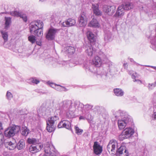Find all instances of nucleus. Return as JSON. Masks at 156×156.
<instances>
[{"mask_svg": "<svg viewBox=\"0 0 156 156\" xmlns=\"http://www.w3.org/2000/svg\"><path fill=\"white\" fill-rule=\"evenodd\" d=\"M43 23L40 20L32 22L30 26V32L35 36L41 37L43 35Z\"/></svg>", "mask_w": 156, "mask_h": 156, "instance_id": "obj_1", "label": "nucleus"}, {"mask_svg": "<svg viewBox=\"0 0 156 156\" xmlns=\"http://www.w3.org/2000/svg\"><path fill=\"white\" fill-rule=\"evenodd\" d=\"M72 104V102L70 100H66L60 101V100H58L55 113L57 115H59L61 112H66L71 109Z\"/></svg>", "mask_w": 156, "mask_h": 156, "instance_id": "obj_2", "label": "nucleus"}, {"mask_svg": "<svg viewBox=\"0 0 156 156\" xmlns=\"http://www.w3.org/2000/svg\"><path fill=\"white\" fill-rule=\"evenodd\" d=\"M133 7V4L129 2H127L124 4H122L118 7L114 16L116 17H121L124 15L125 10H129Z\"/></svg>", "mask_w": 156, "mask_h": 156, "instance_id": "obj_3", "label": "nucleus"}, {"mask_svg": "<svg viewBox=\"0 0 156 156\" xmlns=\"http://www.w3.org/2000/svg\"><path fill=\"white\" fill-rule=\"evenodd\" d=\"M104 63L108 66V67L109 68L108 69L105 67L103 68L101 67L98 68L97 71V74L100 75L102 79L106 80L108 79L109 77L108 72L109 71L108 69H109L110 67L112 66V63L108 59H107Z\"/></svg>", "mask_w": 156, "mask_h": 156, "instance_id": "obj_4", "label": "nucleus"}, {"mask_svg": "<svg viewBox=\"0 0 156 156\" xmlns=\"http://www.w3.org/2000/svg\"><path fill=\"white\" fill-rule=\"evenodd\" d=\"M20 129V126L12 125L6 129L4 131L5 136L8 138L13 137L17 134Z\"/></svg>", "mask_w": 156, "mask_h": 156, "instance_id": "obj_5", "label": "nucleus"}, {"mask_svg": "<svg viewBox=\"0 0 156 156\" xmlns=\"http://www.w3.org/2000/svg\"><path fill=\"white\" fill-rule=\"evenodd\" d=\"M133 121L130 116L127 115H125L121 119L118 120V125L119 129H123L127 125L131 124Z\"/></svg>", "mask_w": 156, "mask_h": 156, "instance_id": "obj_6", "label": "nucleus"}, {"mask_svg": "<svg viewBox=\"0 0 156 156\" xmlns=\"http://www.w3.org/2000/svg\"><path fill=\"white\" fill-rule=\"evenodd\" d=\"M45 152L48 156H55L56 151L53 145L49 142H47L44 144Z\"/></svg>", "mask_w": 156, "mask_h": 156, "instance_id": "obj_7", "label": "nucleus"}, {"mask_svg": "<svg viewBox=\"0 0 156 156\" xmlns=\"http://www.w3.org/2000/svg\"><path fill=\"white\" fill-rule=\"evenodd\" d=\"M88 20L87 15L85 12H83L78 18V26L80 27H84L87 24Z\"/></svg>", "mask_w": 156, "mask_h": 156, "instance_id": "obj_8", "label": "nucleus"}, {"mask_svg": "<svg viewBox=\"0 0 156 156\" xmlns=\"http://www.w3.org/2000/svg\"><path fill=\"white\" fill-rule=\"evenodd\" d=\"M117 142L114 139L110 140L107 146V149L109 152L112 154H114L116 151L115 148L118 147Z\"/></svg>", "mask_w": 156, "mask_h": 156, "instance_id": "obj_9", "label": "nucleus"}, {"mask_svg": "<svg viewBox=\"0 0 156 156\" xmlns=\"http://www.w3.org/2000/svg\"><path fill=\"white\" fill-rule=\"evenodd\" d=\"M134 133V130L132 128L129 127L126 128L122 132L120 138L124 139L127 138L132 135Z\"/></svg>", "mask_w": 156, "mask_h": 156, "instance_id": "obj_10", "label": "nucleus"}, {"mask_svg": "<svg viewBox=\"0 0 156 156\" xmlns=\"http://www.w3.org/2000/svg\"><path fill=\"white\" fill-rule=\"evenodd\" d=\"M58 31L57 29H49L46 34V38L48 40H52L55 39L56 33Z\"/></svg>", "mask_w": 156, "mask_h": 156, "instance_id": "obj_11", "label": "nucleus"}, {"mask_svg": "<svg viewBox=\"0 0 156 156\" xmlns=\"http://www.w3.org/2000/svg\"><path fill=\"white\" fill-rule=\"evenodd\" d=\"M85 52L89 57H91L94 55L96 51V49L91 45L88 43L85 46Z\"/></svg>", "mask_w": 156, "mask_h": 156, "instance_id": "obj_12", "label": "nucleus"}, {"mask_svg": "<svg viewBox=\"0 0 156 156\" xmlns=\"http://www.w3.org/2000/svg\"><path fill=\"white\" fill-rule=\"evenodd\" d=\"M8 14L12 16L16 17H20L22 18L24 22H26L27 20V17L25 14L23 13L19 12L17 11H12L9 12Z\"/></svg>", "mask_w": 156, "mask_h": 156, "instance_id": "obj_13", "label": "nucleus"}, {"mask_svg": "<svg viewBox=\"0 0 156 156\" xmlns=\"http://www.w3.org/2000/svg\"><path fill=\"white\" fill-rule=\"evenodd\" d=\"M148 38L151 40L152 48L156 51V31L155 30L151 31Z\"/></svg>", "mask_w": 156, "mask_h": 156, "instance_id": "obj_14", "label": "nucleus"}, {"mask_svg": "<svg viewBox=\"0 0 156 156\" xmlns=\"http://www.w3.org/2000/svg\"><path fill=\"white\" fill-rule=\"evenodd\" d=\"M83 67L86 70L89 71L92 73H95L96 72V70L97 68L95 66L94 64H92L91 63L87 62H84L83 63Z\"/></svg>", "mask_w": 156, "mask_h": 156, "instance_id": "obj_15", "label": "nucleus"}, {"mask_svg": "<svg viewBox=\"0 0 156 156\" xmlns=\"http://www.w3.org/2000/svg\"><path fill=\"white\" fill-rule=\"evenodd\" d=\"M59 23L61 24V26L63 27H69L74 25L76 23V21L74 19L71 18L68 19L66 20L65 22Z\"/></svg>", "mask_w": 156, "mask_h": 156, "instance_id": "obj_16", "label": "nucleus"}, {"mask_svg": "<svg viewBox=\"0 0 156 156\" xmlns=\"http://www.w3.org/2000/svg\"><path fill=\"white\" fill-rule=\"evenodd\" d=\"M42 144H38L36 145H32L29 148V151L31 153H35L40 151L43 148Z\"/></svg>", "mask_w": 156, "mask_h": 156, "instance_id": "obj_17", "label": "nucleus"}, {"mask_svg": "<svg viewBox=\"0 0 156 156\" xmlns=\"http://www.w3.org/2000/svg\"><path fill=\"white\" fill-rule=\"evenodd\" d=\"M117 154L122 155L121 156H128L129 153L125 146H121L116 151Z\"/></svg>", "mask_w": 156, "mask_h": 156, "instance_id": "obj_18", "label": "nucleus"}, {"mask_svg": "<svg viewBox=\"0 0 156 156\" xmlns=\"http://www.w3.org/2000/svg\"><path fill=\"white\" fill-rule=\"evenodd\" d=\"M58 128H65L70 129L71 128V123L68 120H63L61 121L58 124Z\"/></svg>", "mask_w": 156, "mask_h": 156, "instance_id": "obj_19", "label": "nucleus"}, {"mask_svg": "<svg viewBox=\"0 0 156 156\" xmlns=\"http://www.w3.org/2000/svg\"><path fill=\"white\" fill-rule=\"evenodd\" d=\"M94 153L96 155L100 154L102 152V147L97 142H94L93 146Z\"/></svg>", "mask_w": 156, "mask_h": 156, "instance_id": "obj_20", "label": "nucleus"}, {"mask_svg": "<svg viewBox=\"0 0 156 156\" xmlns=\"http://www.w3.org/2000/svg\"><path fill=\"white\" fill-rule=\"evenodd\" d=\"M4 144L6 148L9 150H13L16 147V143L15 141L13 142L11 141L5 140Z\"/></svg>", "mask_w": 156, "mask_h": 156, "instance_id": "obj_21", "label": "nucleus"}, {"mask_svg": "<svg viewBox=\"0 0 156 156\" xmlns=\"http://www.w3.org/2000/svg\"><path fill=\"white\" fill-rule=\"evenodd\" d=\"M86 34L87 38L90 43H94L96 40L95 35L92 32L89 30L87 32Z\"/></svg>", "mask_w": 156, "mask_h": 156, "instance_id": "obj_22", "label": "nucleus"}, {"mask_svg": "<svg viewBox=\"0 0 156 156\" xmlns=\"http://www.w3.org/2000/svg\"><path fill=\"white\" fill-rule=\"evenodd\" d=\"M92 8L94 13L96 16H100L101 15L102 12L99 9V5L97 4H92Z\"/></svg>", "mask_w": 156, "mask_h": 156, "instance_id": "obj_23", "label": "nucleus"}, {"mask_svg": "<svg viewBox=\"0 0 156 156\" xmlns=\"http://www.w3.org/2000/svg\"><path fill=\"white\" fill-rule=\"evenodd\" d=\"M88 25L89 27L94 28H99L100 26L98 21L95 19H93L89 23Z\"/></svg>", "mask_w": 156, "mask_h": 156, "instance_id": "obj_24", "label": "nucleus"}, {"mask_svg": "<svg viewBox=\"0 0 156 156\" xmlns=\"http://www.w3.org/2000/svg\"><path fill=\"white\" fill-rule=\"evenodd\" d=\"M93 64L97 67L100 66L102 62V60L98 56H96L93 60Z\"/></svg>", "mask_w": 156, "mask_h": 156, "instance_id": "obj_25", "label": "nucleus"}, {"mask_svg": "<svg viewBox=\"0 0 156 156\" xmlns=\"http://www.w3.org/2000/svg\"><path fill=\"white\" fill-rule=\"evenodd\" d=\"M27 142L29 144L36 145L40 143V141L39 139L34 138H28L27 140Z\"/></svg>", "mask_w": 156, "mask_h": 156, "instance_id": "obj_26", "label": "nucleus"}, {"mask_svg": "<svg viewBox=\"0 0 156 156\" xmlns=\"http://www.w3.org/2000/svg\"><path fill=\"white\" fill-rule=\"evenodd\" d=\"M114 92L115 95L118 97L122 96L124 94V92L120 88H115L114 89Z\"/></svg>", "mask_w": 156, "mask_h": 156, "instance_id": "obj_27", "label": "nucleus"}, {"mask_svg": "<svg viewBox=\"0 0 156 156\" xmlns=\"http://www.w3.org/2000/svg\"><path fill=\"white\" fill-rule=\"evenodd\" d=\"M46 129L48 132L51 133L55 130V126L54 124L52 123H49L47 121Z\"/></svg>", "mask_w": 156, "mask_h": 156, "instance_id": "obj_28", "label": "nucleus"}, {"mask_svg": "<svg viewBox=\"0 0 156 156\" xmlns=\"http://www.w3.org/2000/svg\"><path fill=\"white\" fill-rule=\"evenodd\" d=\"M57 115H55L54 116L51 117L50 119H48V122L49 123H52L53 124H56L59 121V117Z\"/></svg>", "mask_w": 156, "mask_h": 156, "instance_id": "obj_29", "label": "nucleus"}, {"mask_svg": "<svg viewBox=\"0 0 156 156\" xmlns=\"http://www.w3.org/2000/svg\"><path fill=\"white\" fill-rule=\"evenodd\" d=\"M16 147L19 150H21L24 148L25 144L24 140H20L18 143L16 144Z\"/></svg>", "mask_w": 156, "mask_h": 156, "instance_id": "obj_30", "label": "nucleus"}, {"mask_svg": "<svg viewBox=\"0 0 156 156\" xmlns=\"http://www.w3.org/2000/svg\"><path fill=\"white\" fill-rule=\"evenodd\" d=\"M5 28L7 29L9 27L11 23V18L10 17H5Z\"/></svg>", "mask_w": 156, "mask_h": 156, "instance_id": "obj_31", "label": "nucleus"}, {"mask_svg": "<svg viewBox=\"0 0 156 156\" xmlns=\"http://www.w3.org/2000/svg\"><path fill=\"white\" fill-rule=\"evenodd\" d=\"M66 111V116L67 118H72L74 117L75 114L73 111L70 109Z\"/></svg>", "mask_w": 156, "mask_h": 156, "instance_id": "obj_32", "label": "nucleus"}, {"mask_svg": "<svg viewBox=\"0 0 156 156\" xmlns=\"http://www.w3.org/2000/svg\"><path fill=\"white\" fill-rule=\"evenodd\" d=\"M0 33L2 34V37L4 40L5 42L8 41V34L7 32L5 30H1Z\"/></svg>", "mask_w": 156, "mask_h": 156, "instance_id": "obj_33", "label": "nucleus"}, {"mask_svg": "<svg viewBox=\"0 0 156 156\" xmlns=\"http://www.w3.org/2000/svg\"><path fill=\"white\" fill-rule=\"evenodd\" d=\"M29 130L26 127H22L21 133L22 135L27 136L29 134Z\"/></svg>", "mask_w": 156, "mask_h": 156, "instance_id": "obj_34", "label": "nucleus"}, {"mask_svg": "<svg viewBox=\"0 0 156 156\" xmlns=\"http://www.w3.org/2000/svg\"><path fill=\"white\" fill-rule=\"evenodd\" d=\"M125 113V112L123 111L119 110L115 113V117L118 118L119 116H123L124 115Z\"/></svg>", "mask_w": 156, "mask_h": 156, "instance_id": "obj_35", "label": "nucleus"}, {"mask_svg": "<svg viewBox=\"0 0 156 156\" xmlns=\"http://www.w3.org/2000/svg\"><path fill=\"white\" fill-rule=\"evenodd\" d=\"M115 9L116 7L115 5L110 6L109 11L108 12V15L110 16L112 15L115 12Z\"/></svg>", "mask_w": 156, "mask_h": 156, "instance_id": "obj_36", "label": "nucleus"}, {"mask_svg": "<svg viewBox=\"0 0 156 156\" xmlns=\"http://www.w3.org/2000/svg\"><path fill=\"white\" fill-rule=\"evenodd\" d=\"M139 75V74H138L136 73L135 72V73H133V74L132 75V79H133V81L134 82H138L139 81L140 82V83H141V81L139 80V79H136V78H138Z\"/></svg>", "mask_w": 156, "mask_h": 156, "instance_id": "obj_37", "label": "nucleus"}, {"mask_svg": "<svg viewBox=\"0 0 156 156\" xmlns=\"http://www.w3.org/2000/svg\"><path fill=\"white\" fill-rule=\"evenodd\" d=\"M55 89L59 91H66L67 90L64 87L58 85H56L55 87Z\"/></svg>", "mask_w": 156, "mask_h": 156, "instance_id": "obj_38", "label": "nucleus"}, {"mask_svg": "<svg viewBox=\"0 0 156 156\" xmlns=\"http://www.w3.org/2000/svg\"><path fill=\"white\" fill-rule=\"evenodd\" d=\"M45 109H46L45 108L41 106L37 110V112L39 114H41L43 115L44 114L45 115L46 114L45 111Z\"/></svg>", "mask_w": 156, "mask_h": 156, "instance_id": "obj_39", "label": "nucleus"}, {"mask_svg": "<svg viewBox=\"0 0 156 156\" xmlns=\"http://www.w3.org/2000/svg\"><path fill=\"white\" fill-rule=\"evenodd\" d=\"M99 57L102 60V61L104 62L107 59H108L106 55L102 52H100L99 54Z\"/></svg>", "mask_w": 156, "mask_h": 156, "instance_id": "obj_40", "label": "nucleus"}, {"mask_svg": "<svg viewBox=\"0 0 156 156\" xmlns=\"http://www.w3.org/2000/svg\"><path fill=\"white\" fill-rule=\"evenodd\" d=\"M67 51L70 54H73L75 51V49L74 47L72 46H68L67 48Z\"/></svg>", "mask_w": 156, "mask_h": 156, "instance_id": "obj_41", "label": "nucleus"}, {"mask_svg": "<svg viewBox=\"0 0 156 156\" xmlns=\"http://www.w3.org/2000/svg\"><path fill=\"white\" fill-rule=\"evenodd\" d=\"M36 38L35 36L31 35L28 37V39L32 44H34L36 41Z\"/></svg>", "mask_w": 156, "mask_h": 156, "instance_id": "obj_42", "label": "nucleus"}, {"mask_svg": "<svg viewBox=\"0 0 156 156\" xmlns=\"http://www.w3.org/2000/svg\"><path fill=\"white\" fill-rule=\"evenodd\" d=\"M48 54L46 52H43L40 55V59L42 60H45L48 57Z\"/></svg>", "mask_w": 156, "mask_h": 156, "instance_id": "obj_43", "label": "nucleus"}, {"mask_svg": "<svg viewBox=\"0 0 156 156\" xmlns=\"http://www.w3.org/2000/svg\"><path fill=\"white\" fill-rule=\"evenodd\" d=\"M75 129L76 133L78 135H81L83 132V129H80L78 127L76 126H75Z\"/></svg>", "mask_w": 156, "mask_h": 156, "instance_id": "obj_44", "label": "nucleus"}, {"mask_svg": "<svg viewBox=\"0 0 156 156\" xmlns=\"http://www.w3.org/2000/svg\"><path fill=\"white\" fill-rule=\"evenodd\" d=\"M155 87H156V81L152 83H149L148 85V87L149 90L153 89Z\"/></svg>", "mask_w": 156, "mask_h": 156, "instance_id": "obj_45", "label": "nucleus"}, {"mask_svg": "<svg viewBox=\"0 0 156 156\" xmlns=\"http://www.w3.org/2000/svg\"><path fill=\"white\" fill-rule=\"evenodd\" d=\"M92 108V106L89 104L85 105L84 107V110L85 112L91 110Z\"/></svg>", "mask_w": 156, "mask_h": 156, "instance_id": "obj_46", "label": "nucleus"}, {"mask_svg": "<svg viewBox=\"0 0 156 156\" xmlns=\"http://www.w3.org/2000/svg\"><path fill=\"white\" fill-rule=\"evenodd\" d=\"M110 9V6L107 5H104L103 6V11L107 13L108 14Z\"/></svg>", "mask_w": 156, "mask_h": 156, "instance_id": "obj_47", "label": "nucleus"}, {"mask_svg": "<svg viewBox=\"0 0 156 156\" xmlns=\"http://www.w3.org/2000/svg\"><path fill=\"white\" fill-rule=\"evenodd\" d=\"M29 81L30 83H33L36 84H37L39 82V81L38 80L34 78H30L29 80Z\"/></svg>", "mask_w": 156, "mask_h": 156, "instance_id": "obj_48", "label": "nucleus"}, {"mask_svg": "<svg viewBox=\"0 0 156 156\" xmlns=\"http://www.w3.org/2000/svg\"><path fill=\"white\" fill-rule=\"evenodd\" d=\"M6 97L8 100H11L12 97V95L11 92L8 91L6 93Z\"/></svg>", "mask_w": 156, "mask_h": 156, "instance_id": "obj_49", "label": "nucleus"}, {"mask_svg": "<svg viewBox=\"0 0 156 156\" xmlns=\"http://www.w3.org/2000/svg\"><path fill=\"white\" fill-rule=\"evenodd\" d=\"M80 102L78 101H75L74 102V105L75 108H79V105L80 104Z\"/></svg>", "mask_w": 156, "mask_h": 156, "instance_id": "obj_50", "label": "nucleus"}, {"mask_svg": "<svg viewBox=\"0 0 156 156\" xmlns=\"http://www.w3.org/2000/svg\"><path fill=\"white\" fill-rule=\"evenodd\" d=\"M129 60L131 62H133V63L135 64L137 66H139V65H140V66H143V65H140V64H138V63L136 62H135L133 60V59L132 58H129Z\"/></svg>", "mask_w": 156, "mask_h": 156, "instance_id": "obj_51", "label": "nucleus"}, {"mask_svg": "<svg viewBox=\"0 0 156 156\" xmlns=\"http://www.w3.org/2000/svg\"><path fill=\"white\" fill-rule=\"evenodd\" d=\"M84 106L85 105H84L83 103L80 102L79 105V108H84Z\"/></svg>", "mask_w": 156, "mask_h": 156, "instance_id": "obj_52", "label": "nucleus"}, {"mask_svg": "<svg viewBox=\"0 0 156 156\" xmlns=\"http://www.w3.org/2000/svg\"><path fill=\"white\" fill-rule=\"evenodd\" d=\"M154 112L153 114V117H154V119H156V111H155V110H154Z\"/></svg>", "mask_w": 156, "mask_h": 156, "instance_id": "obj_53", "label": "nucleus"}, {"mask_svg": "<svg viewBox=\"0 0 156 156\" xmlns=\"http://www.w3.org/2000/svg\"><path fill=\"white\" fill-rule=\"evenodd\" d=\"M143 66H145L146 67H150L152 68H153L155 70H156V66H148V65H143Z\"/></svg>", "mask_w": 156, "mask_h": 156, "instance_id": "obj_54", "label": "nucleus"}, {"mask_svg": "<svg viewBox=\"0 0 156 156\" xmlns=\"http://www.w3.org/2000/svg\"><path fill=\"white\" fill-rule=\"evenodd\" d=\"M50 85L51 86V87L54 88H55V87L56 86V85L55 84H54L52 83H50Z\"/></svg>", "mask_w": 156, "mask_h": 156, "instance_id": "obj_55", "label": "nucleus"}, {"mask_svg": "<svg viewBox=\"0 0 156 156\" xmlns=\"http://www.w3.org/2000/svg\"><path fill=\"white\" fill-rule=\"evenodd\" d=\"M3 129V127H2V123L1 122H0V130L1 129ZM2 133H1V134H0V135ZM0 139H1V138H0Z\"/></svg>", "mask_w": 156, "mask_h": 156, "instance_id": "obj_56", "label": "nucleus"}, {"mask_svg": "<svg viewBox=\"0 0 156 156\" xmlns=\"http://www.w3.org/2000/svg\"><path fill=\"white\" fill-rule=\"evenodd\" d=\"M110 39V38L109 37V38H108L107 35L106 34L105 37V41H106V40H109Z\"/></svg>", "mask_w": 156, "mask_h": 156, "instance_id": "obj_57", "label": "nucleus"}, {"mask_svg": "<svg viewBox=\"0 0 156 156\" xmlns=\"http://www.w3.org/2000/svg\"><path fill=\"white\" fill-rule=\"evenodd\" d=\"M37 44L39 46H41V43L40 42V41H36Z\"/></svg>", "mask_w": 156, "mask_h": 156, "instance_id": "obj_58", "label": "nucleus"}, {"mask_svg": "<svg viewBox=\"0 0 156 156\" xmlns=\"http://www.w3.org/2000/svg\"><path fill=\"white\" fill-rule=\"evenodd\" d=\"M80 119H84L85 117L83 116H80L79 118Z\"/></svg>", "mask_w": 156, "mask_h": 156, "instance_id": "obj_59", "label": "nucleus"}, {"mask_svg": "<svg viewBox=\"0 0 156 156\" xmlns=\"http://www.w3.org/2000/svg\"><path fill=\"white\" fill-rule=\"evenodd\" d=\"M154 110H155V111L156 110V104L154 105Z\"/></svg>", "mask_w": 156, "mask_h": 156, "instance_id": "obj_60", "label": "nucleus"}, {"mask_svg": "<svg viewBox=\"0 0 156 156\" xmlns=\"http://www.w3.org/2000/svg\"><path fill=\"white\" fill-rule=\"evenodd\" d=\"M123 66L124 67V68H126V66H127V64L126 63H124L123 64Z\"/></svg>", "mask_w": 156, "mask_h": 156, "instance_id": "obj_61", "label": "nucleus"}, {"mask_svg": "<svg viewBox=\"0 0 156 156\" xmlns=\"http://www.w3.org/2000/svg\"><path fill=\"white\" fill-rule=\"evenodd\" d=\"M45 1V0H39V1L41 2H43Z\"/></svg>", "mask_w": 156, "mask_h": 156, "instance_id": "obj_62", "label": "nucleus"}, {"mask_svg": "<svg viewBox=\"0 0 156 156\" xmlns=\"http://www.w3.org/2000/svg\"><path fill=\"white\" fill-rule=\"evenodd\" d=\"M147 70H148V71H150V72L154 71L151 70V69H147Z\"/></svg>", "mask_w": 156, "mask_h": 156, "instance_id": "obj_63", "label": "nucleus"}, {"mask_svg": "<svg viewBox=\"0 0 156 156\" xmlns=\"http://www.w3.org/2000/svg\"><path fill=\"white\" fill-rule=\"evenodd\" d=\"M86 117V118H87V119H89V117H88H88Z\"/></svg>", "mask_w": 156, "mask_h": 156, "instance_id": "obj_64", "label": "nucleus"}]
</instances>
